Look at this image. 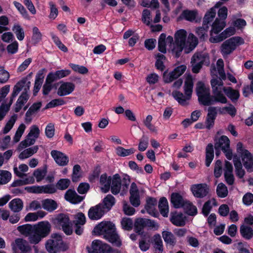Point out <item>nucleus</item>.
I'll return each mask as SVG.
<instances>
[{"label":"nucleus","mask_w":253,"mask_h":253,"mask_svg":"<svg viewBox=\"0 0 253 253\" xmlns=\"http://www.w3.org/2000/svg\"><path fill=\"white\" fill-rule=\"evenodd\" d=\"M170 201L175 208H181L185 204L182 196L178 193H173L171 194Z\"/></svg>","instance_id":"obj_34"},{"label":"nucleus","mask_w":253,"mask_h":253,"mask_svg":"<svg viewBox=\"0 0 253 253\" xmlns=\"http://www.w3.org/2000/svg\"><path fill=\"white\" fill-rule=\"evenodd\" d=\"M162 236L165 242L169 245L174 246L176 243V239L173 234L168 231H163Z\"/></svg>","instance_id":"obj_43"},{"label":"nucleus","mask_w":253,"mask_h":253,"mask_svg":"<svg viewBox=\"0 0 253 253\" xmlns=\"http://www.w3.org/2000/svg\"><path fill=\"white\" fill-rule=\"evenodd\" d=\"M42 39V34L37 27L34 26L32 28V36L31 42L32 44L36 45Z\"/></svg>","instance_id":"obj_41"},{"label":"nucleus","mask_w":253,"mask_h":253,"mask_svg":"<svg viewBox=\"0 0 253 253\" xmlns=\"http://www.w3.org/2000/svg\"><path fill=\"white\" fill-rule=\"evenodd\" d=\"M82 176L81 167L79 165L74 166L72 172V180L78 181Z\"/></svg>","instance_id":"obj_59"},{"label":"nucleus","mask_w":253,"mask_h":253,"mask_svg":"<svg viewBox=\"0 0 253 253\" xmlns=\"http://www.w3.org/2000/svg\"><path fill=\"white\" fill-rule=\"evenodd\" d=\"M221 3L217 2L213 7L210 8L206 13L203 19L204 25H208L215 17L216 9L220 6Z\"/></svg>","instance_id":"obj_25"},{"label":"nucleus","mask_w":253,"mask_h":253,"mask_svg":"<svg viewBox=\"0 0 253 253\" xmlns=\"http://www.w3.org/2000/svg\"><path fill=\"white\" fill-rule=\"evenodd\" d=\"M237 152L241 156L243 165L249 171H253V158L251 153L245 149L242 143L237 144Z\"/></svg>","instance_id":"obj_8"},{"label":"nucleus","mask_w":253,"mask_h":253,"mask_svg":"<svg viewBox=\"0 0 253 253\" xmlns=\"http://www.w3.org/2000/svg\"><path fill=\"white\" fill-rule=\"evenodd\" d=\"M217 69L220 77L219 80H225L226 75L224 70V62L222 59H219L216 62Z\"/></svg>","instance_id":"obj_57"},{"label":"nucleus","mask_w":253,"mask_h":253,"mask_svg":"<svg viewBox=\"0 0 253 253\" xmlns=\"http://www.w3.org/2000/svg\"><path fill=\"white\" fill-rule=\"evenodd\" d=\"M214 147L216 150L221 149L222 151H225L229 148L230 140L228 137L225 135L221 136L215 143Z\"/></svg>","instance_id":"obj_31"},{"label":"nucleus","mask_w":253,"mask_h":253,"mask_svg":"<svg viewBox=\"0 0 253 253\" xmlns=\"http://www.w3.org/2000/svg\"><path fill=\"white\" fill-rule=\"evenodd\" d=\"M17 118V117L16 115H12L6 123L1 132H0V134L1 133L3 134L7 133L13 127L16 121Z\"/></svg>","instance_id":"obj_46"},{"label":"nucleus","mask_w":253,"mask_h":253,"mask_svg":"<svg viewBox=\"0 0 253 253\" xmlns=\"http://www.w3.org/2000/svg\"><path fill=\"white\" fill-rule=\"evenodd\" d=\"M13 3L19 12L24 18L28 17V13L24 6L20 2L17 1H14Z\"/></svg>","instance_id":"obj_64"},{"label":"nucleus","mask_w":253,"mask_h":253,"mask_svg":"<svg viewBox=\"0 0 253 253\" xmlns=\"http://www.w3.org/2000/svg\"><path fill=\"white\" fill-rule=\"evenodd\" d=\"M29 168L26 164H21L18 167H14L13 168L14 173L19 177H22L25 174V172L28 171Z\"/></svg>","instance_id":"obj_50"},{"label":"nucleus","mask_w":253,"mask_h":253,"mask_svg":"<svg viewBox=\"0 0 253 253\" xmlns=\"http://www.w3.org/2000/svg\"><path fill=\"white\" fill-rule=\"evenodd\" d=\"M206 165L207 167H209L214 157L212 145L209 144L206 147Z\"/></svg>","instance_id":"obj_42"},{"label":"nucleus","mask_w":253,"mask_h":253,"mask_svg":"<svg viewBox=\"0 0 253 253\" xmlns=\"http://www.w3.org/2000/svg\"><path fill=\"white\" fill-rule=\"evenodd\" d=\"M40 130L37 125H32L30 127V131L27 135L26 138L22 141L19 146V150L27 147V146L34 144L40 135Z\"/></svg>","instance_id":"obj_9"},{"label":"nucleus","mask_w":253,"mask_h":253,"mask_svg":"<svg viewBox=\"0 0 253 253\" xmlns=\"http://www.w3.org/2000/svg\"><path fill=\"white\" fill-rule=\"evenodd\" d=\"M213 95H211L210 99V105L218 102L225 104L227 102L225 93L226 87L223 86V84L221 80L212 79L211 81Z\"/></svg>","instance_id":"obj_4"},{"label":"nucleus","mask_w":253,"mask_h":253,"mask_svg":"<svg viewBox=\"0 0 253 253\" xmlns=\"http://www.w3.org/2000/svg\"><path fill=\"white\" fill-rule=\"evenodd\" d=\"M112 176L108 175L106 173L101 175L99 179V184L101 191L104 193H107L111 186Z\"/></svg>","instance_id":"obj_22"},{"label":"nucleus","mask_w":253,"mask_h":253,"mask_svg":"<svg viewBox=\"0 0 253 253\" xmlns=\"http://www.w3.org/2000/svg\"><path fill=\"white\" fill-rule=\"evenodd\" d=\"M187 32L185 30H177L174 36L166 37L165 34H161L158 41L159 50L163 53L167 52V47L168 50L176 57H178L183 50L186 53L193 50L198 44V40L193 34H189L186 41Z\"/></svg>","instance_id":"obj_1"},{"label":"nucleus","mask_w":253,"mask_h":253,"mask_svg":"<svg viewBox=\"0 0 253 253\" xmlns=\"http://www.w3.org/2000/svg\"><path fill=\"white\" fill-rule=\"evenodd\" d=\"M47 173L45 169H38L35 170L33 173V175L36 178L38 182L41 181L43 179Z\"/></svg>","instance_id":"obj_60"},{"label":"nucleus","mask_w":253,"mask_h":253,"mask_svg":"<svg viewBox=\"0 0 253 253\" xmlns=\"http://www.w3.org/2000/svg\"><path fill=\"white\" fill-rule=\"evenodd\" d=\"M157 205V200L155 198H150L147 200L145 209L150 214L154 213L155 207Z\"/></svg>","instance_id":"obj_55"},{"label":"nucleus","mask_w":253,"mask_h":253,"mask_svg":"<svg viewBox=\"0 0 253 253\" xmlns=\"http://www.w3.org/2000/svg\"><path fill=\"white\" fill-rule=\"evenodd\" d=\"M219 113L221 114H228L231 116H234L236 113V110L235 108L231 104L227 106L219 108L218 109Z\"/></svg>","instance_id":"obj_49"},{"label":"nucleus","mask_w":253,"mask_h":253,"mask_svg":"<svg viewBox=\"0 0 253 253\" xmlns=\"http://www.w3.org/2000/svg\"><path fill=\"white\" fill-rule=\"evenodd\" d=\"M8 207L13 212H18L23 209L24 204L21 199L15 198L9 203Z\"/></svg>","instance_id":"obj_32"},{"label":"nucleus","mask_w":253,"mask_h":253,"mask_svg":"<svg viewBox=\"0 0 253 253\" xmlns=\"http://www.w3.org/2000/svg\"><path fill=\"white\" fill-rule=\"evenodd\" d=\"M225 93L232 101L238 99L239 97V93L237 90H234L231 87H226Z\"/></svg>","instance_id":"obj_61"},{"label":"nucleus","mask_w":253,"mask_h":253,"mask_svg":"<svg viewBox=\"0 0 253 253\" xmlns=\"http://www.w3.org/2000/svg\"><path fill=\"white\" fill-rule=\"evenodd\" d=\"M216 192L219 197L224 198L228 194V190L225 184L220 183L217 186Z\"/></svg>","instance_id":"obj_62"},{"label":"nucleus","mask_w":253,"mask_h":253,"mask_svg":"<svg viewBox=\"0 0 253 253\" xmlns=\"http://www.w3.org/2000/svg\"><path fill=\"white\" fill-rule=\"evenodd\" d=\"M159 208L161 213L165 217H167L169 213V206L167 199L165 197L161 198Z\"/></svg>","instance_id":"obj_40"},{"label":"nucleus","mask_w":253,"mask_h":253,"mask_svg":"<svg viewBox=\"0 0 253 253\" xmlns=\"http://www.w3.org/2000/svg\"><path fill=\"white\" fill-rule=\"evenodd\" d=\"M95 235L103 237L117 247L122 245L121 240L116 231L115 224L111 221H104L96 225L93 229Z\"/></svg>","instance_id":"obj_2"},{"label":"nucleus","mask_w":253,"mask_h":253,"mask_svg":"<svg viewBox=\"0 0 253 253\" xmlns=\"http://www.w3.org/2000/svg\"><path fill=\"white\" fill-rule=\"evenodd\" d=\"M240 233L242 236L246 239H250L253 237L252 228L246 225H242L240 227Z\"/></svg>","instance_id":"obj_47"},{"label":"nucleus","mask_w":253,"mask_h":253,"mask_svg":"<svg viewBox=\"0 0 253 253\" xmlns=\"http://www.w3.org/2000/svg\"><path fill=\"white\" fill-rule=\"evenodd\" d=\"M51 155L55 162L60 166H64L69 162L68 157L64 153L57 150H52Z\"/></svg>","instance_id":"obj_20"},{"label":"nucleus","mask_w":253,"mask_h":253,"mask_svg":"<svg viewBox=\"0 0 253 253\" xmlns=\"http://www.w3.org/2000/svg\"><path fill=\"white\" fill-rule=\"evenodd\" d=\"M122 188L121 177L118 174H115L112 176L110 189L111 192L114 194H118Z\"/></svg>","instance_id":"obj_23"},{"label":"nucleus","mask_w":253,"mask_h":253,"mask_svg":"<svg viewBox=\"0 0 253 253\" xmlns=\"http://www.w3.org/2000/svg\"><path fill=\"white\" fill-rule=\"evenodd\" d=\"M177 78L174 72L173 71L170 72L165 71L163 76V81L165 83H170Z\"/></svg>","instance_id":"obj_58"},{"label":"nucleus","mask_w":253,"mask_h":253,"mask_svg":"<svg viewBox=\"0 0 253 253\" xmlns=\"http://www.w3.org/2000/svg\"><path fill=\"white\" fill-rule=\"evenodd\" d=\"M25 190L29 193L38 194H52L55 193L57 191L56 188L53 184H47L42 186L34 185L27 186L25 188Z\"/></svg>","instance_id":"obj_11"},{"label":"nucleus","mask_w":253,"mask_h":253,"mask_svg":"<svg viewBox=\"0 0 253 253\" xmlns=\"http://www.w3.org/2000/svg\"><path fill=\"white\" fill-rule=\"evenodd\" d=\"M91 248L93 250L91 253H113L112 248L106 243L100 240H95L92 243Z\"/></svg>","instance_id":"obj_16"},{"label":"nucleus","mask_w":253,"mask_h":253,"mask_svg":"<svg viewBox=\"0 0 253 253\" xmlns=\"http://www.w3.org/2000/svg\"><path fill=\"white\" fill-rule=\"evenodd\" d=\"M226 26L224 21L216 18L211 25L210 31V41L212 43H217L218 42H213L212 38L216 39L219 36V33L224 29Z\"/></svg>","instance_id":"obj_15"},{"label":"nucleus","mask_w":253,"mask_h":253,"mask_svg":"<svg viewBox=\"0 0 253 253\" xmlns=\"http://www.w3.org/2000/svg\"><path fill=\"white\" fill-rule=\"evenodd\" d=\"M12 30L19 41H22L24 40L25 32L23 28L19 23H15L12 27Z\"/></svg>","instance_id":"obj_39"},{"label":"nucleus","mask_w":253,"mask_h":253,"mask_svg":"<svg viewBox=\"0 0 253 253\" xmlns=\"http://www.w3.org/2000/svg\"><path fill=\"white\" fill-rule=\"evenodd\" d=\"M198 17L197 10L186 9L183 10L179 17V19H184L190 22H196Z\"/></svg>","instance_id":"obj_21"},{"label":"nucleus","mask_w":253,"mask_h":253,"mask_svg":"<svg viewBox=\"0 0 253 253\" xmlns=\"http://www.w3.org/2000/svg\"><path fill=\"white\" fill-rule=\"evenodd\" d=\"M233 162L237 176L240 178H243L245 175V171L243 169L242 164L240 158L237 157H234Z\"/></svg>","instance_id":"obj_37"},{"label":"nucleus","mask_w":253,"mask_h":253,"mask_svg":"<svg viewBox=\"0 0 253 253\" xmlns=\"http://www.w3.org/2000/svg\"><path fill=\"white\" fill-rule=\"evenodd\" d=\"M105 211L103 205L98 204L89 209L88 216L91 220H98L103 216Z\"/></svg>","instance_id":"obj_19"},{"label":"nucleus","mask_w":253,"mask_h":253,"mask_svg":"<svg viewBox=\"0 0 253 253\" xmlns=\"http://www.w3.org/2000/svg\"><path fill=\"white\" fill-rule=\"evenodd\" d=\"M35 179L33 177L30 176L25 179H20L14 181L11 184L12 187L22 186L26 184H33Z\"/></svg>","instance_id":"obj_54"},{"label":"nucleus","mask_w":253,"mask_h":253,"mask_svg":"<svg viewBox=\"0 0 253 253\" xmlns=\"http://www.w3.org/2000/svg\"><path fill=\"white\" fill-rule=\"evenodd\" d=\"M75 84L72 83L65 82L59 87L57 94L59 96H65L70 94L75 89Z\"/></svg>","instance_id":"obj_26"},{"label":"nucleus","mask_w":253,"mask_h":253,"mask_svg":"<svg viewBox=\"0 0 253 253\" xmlns=\"http://www.w3.org/2000/svg\"><path fill=\"white\" fill-rule=\"evenodd\" d=\"M153 117L151 115H148L143 120V123L145 127L152 133L157 134L158 128L154 125L152 124Z\"/></svg>","instance_id":"obj_35"},{"label":"nucleus","mask_w":253,"mask_h":253,"mask_svg":"<svg viewBox=\"0 0 253 253\" xmlns=\"http://www.w3.org/2000/svg\"><path fill=\"white\" fill-rule=\"evenodd\" d=\"M30 82L27 78H23L18 82L13 87L12 93L10 97V103H12L14 98L21 90H23V92L27 93L30 88Z\"/></svg>","instance_id":"obj_14"},{"label":"nucleus","mask_w":253,"mask_h":253,"mask_svg":"<svg viewBox=\"0 0 253 253\" xmlns=\"http://www.w3.org/2000/svg\"><path fill=\"white\" fill-rule=\"evenodd\" d=\"M147 224H150L154 226V222L150 220L143 218H138L136 220L134 226L136 229L139 231L141 228Z\"/></svg>","instance_id":"obj_52"},{"label":"nucleus","mask_w":253,"mask_h":253,"mask_svg":"<svg viewBox=\"0 0 253 253\" xmlns=\"http://www.w3.org/2000/svg\"><path fill=\"white\" fill-rule=\"evenodd\" d=\"M17 229L21 235L28 237V240L29 242V237L34 233V225L33 226L30 224H26L19 226Z\"/></svg>","instance_id":"obj_29"},{"label":"nucleus","mask_w":253,"mask_h":253,"mask_svg":"<svg viewBox=\"0 0 253 253\" xmlns=\"http://www.w3.org/2000/svg\"><path fill=\"white\" fill-rule=\"evenodd\" d=\"M26 128V126L23 123L21 124L19 126L13 138V140L14 143H17L20 141L21 137L24 133Z\"/></svg>","instance_id":"obj_51"},{"label":"nucleus","mask_w":253,"mask_h":253,"mask_svg":"<svg viewBox=\"0 0 253 253\" xmlns=\"http://www.w3.org/2000/svg\"><path fill=\"white\" fill-rule=\"evenodd\" d=\"M191 190L195 197L202 198L208 195L209 188L206 184H197L192 185Z\"/></svg>","instance_id":"obj_17"},{"label":"nucleus","mask_w":253,"mask_h":253,"mask_svg":"<svg viewBox=\"0 0 253 253\" xmlns=\"http://www.w3.org/2000/svg\"><path fill=\"white\" fill-rule=\"evenodd\" d=\"M133 221L129 218H123L121 221L122 228L126 230H130L133 227Z\"/></svg>","instance_id":"obj_63"},{"label":"nucleus","mask_w":253,"mask_h":253,"mask_svg":"<svg viewBox=\"0 0 253 253\" xmlns=\"http://www.w3.org/2000/svg\"><path fill=\"white\" fill-rule=\"evenodd\" d=\"M135 150L133 148L125 149L122 146H118L115 148V152L119 157H125L134 154Z\"/></svg>","instance_id":"obj_36"},{"label":"nucleus","mask_w":253,"mask_h":253,"mask_svg":"<svg viewBox=\"0 0 253 253\" xmlns=\"http://www.w3.org/2000/svg\"><path fill=\"white\" fill-rule=\"evenodd\" d=\"M14 253H30L31 248L28 242L22 238H17L11 243Z\"/></svg>","instance_id":"obj_13"},{"label":"nucleus","mask_w":253,"mask_h":253,"mask_svg":"<svg viewBox=\"0 0 253 253\" xmlns=\"http://www.w3.org/2000/svg\"><path fill=\"white\" fill-rule=\"evenodd\" d=\"M166 60V57L164 55L158 53L156 55V62L155 63L156 67L157 69L163 71L165 69L164 63Z\"/></svg>","instance_id":"obj_56"},{"label":"nucleus","mask_w":253,"mask_h":253,"mask_svg":"<svg viewBox=\"0 0 253 253\" xmlns=\"http://www.w3.org/2000/svg\"><path fill=\"white\" fill-rule=\"evenodd\" d=\"M216 202L214 199H211L206 202L203 207L202 212L205 215L207 216L210 213L211 209L213 206H216Z\"/></svg>","instance_id":"obj_45"},{"label":"nucleus","mask_w":253,"mask_h":253,"mask_svg":"<svg viewBox=\"0 0 253 253\" xmlns=\"http://www.w3.org/2000/svg\"><path fill=\"white\" fill-rule=\"evenodd\" d=\"M186 217L181 212L171 213L170 221L175 225L182 226L185 224Z\"/></svg>","instance_id":"obj_27"},{"label":"nucleus","mask_w":253,"mask_h":253,"mask_svg":"<svg viewBox=\"0 0 253 253\" xmlns=\"http://www.w3.org/2000/svg\"><path fill=\"white\" fill-rule=\"evenodd\" d=\"M42 207L46 211L51 212L58 207L57 202L51 199H46L42 201Z\"/></svg>","instance_id":"obj_33"},{"label":"nucleus","mask_w":253,"mask_h":253,"mask_svg":"<svg viewBox=\"0 0 253 253\" xmlns=\"http://www.w3.org/2000/svg\"><path fill=\"white\" fill-rule=\"evenodd\" d=\"M51 225L47 221H42L34 225V233L29 237V243L36 245L47 236L51 231Z\"/></svg>","instance_id":"obj_3"},{"label":"nucleus","mask_w":253,"mask_h":253,"mask_svg":"<svg viewBox=\"0 0 253 253\" xmlns=\"http://www.w3.org/2000/svg\"><path fill=\"white\" fill-rule=\"evenodd\" d=\"M103 203L104 209L106 211H109L115 203V198L109 194L104 199Z\"/></svg>","instance_id":"obj_48"},{"label":"nucleus","mask_w":253,"mask_h":253,"mask_svg":"<svg viewBox=\"0 0 253 253\" xmlns=\"http://www.w3.org/2000/svg\"><path fill=\"white\" fill-rule=\"evenodd\" d=\"M196 91L199 102L203 105L210 106L211 95L209 86L202 82H198L196 84Z\"/></svg>","instance_id":"obj_7"},{"label":"nucleus","mask_w":253,"mask_h":253,"mask_svg":"<svg viewBox=\"0 0 253 253\" xmlns=\"http://www.w3.org/2000/svg\"><path fill=\"white\" fill-rule=\"evenodd\" d=\"M208 30L209 26L207 25H204V24L203 23V26L196 28L195 32L200 39L204 40L208 37Z\"/></svg>","instance_id":"obj_44"},{"label":"nucleus","mask_w":253,"mask_h":253,"mask_svg":"<svg viewBox=\"0 0 253 253\" xmlns=\"http://www.w3.org/2000/svg\"><path fill=\"white\" fill-rule=\"evenodd\" d=\"M244 43V40L240 37L231 38L223 42L220 47L221 52L224 57L231 53L238 46Z\"/></svg>","instance_id":"obj_6"},{"label":"nucleus","mask_w":253,"mask_h":253,"mask_svg":"<svg viewBox=\"0 0 253 253\" xmlns=\"http://www.w3.org/2000/svg\"><path fill=\"white\" fill-rule=\"evenodd\" d=\"M193 79L191 76H188L186 78L184 85L185 95L178 91L175 90L172 92V95L179 104L185 105L187 104V101L191 98L193 91Z\"/></svg>","instance_id":"obj_5"},{"label":"nucleus","mask_w":253,"mask_h":253,"mask_svg":"<svg viewBox=\"0 0 253 253\" xmlns=\"http://www.w3.org/2000/svg\"><path fill=\"white\" fill-rule=\"evenodd\" d=\"M236 33V30L235 27H230L226 28L225 30H224L222 32L219 34V36L216 38V39H213L211 40L214 42H220L223 41L224 39L234 35Z\"/></svg>","instance_id":"obj_28"},{"label":"nucleus","mask_w":253,"mask_h":253,"mask_svg":"<svg viewBox=\"0 0 253 253\" xmlns=\"http://www.w3.org/2000/svg\"><path fill=\"white\" fill-rule=\"evenodd\" d=\"M57 223L59 227H61L63 231L67 235H70L72 233L71 223L68 215L61 214L57 218Z\"/></svg>","instance_id":"obj_18"},{"label":"nucleus","mask_w":253,"mask_h":253,"mask_svg":"<svg viewBox=\"0 0 253 253\" xmlns=\"http://www.w3.org/2000/svg\"><path fill=\"white\" fill-rule=\"evenodd\" d=\"M209 57L205 52L196 53L191 59V64L192 66V71L195 73L199 72L203 64H209Z\"/></svg>","instance_id":"obj_10"},{"label":"nucleus","mask_w":253,"mask_h":253,"mask_svg":"<svg viewBox=\"0 0 253 253\" xmlns=\"http://www.w3.org/2000/svg\"><path fill=\"white\" fill-rule=\"evenodd\" d=\"M64 197L66 201L74 204H78L84 199L83 197L78 195L75 190L71 189L67 191Z\"/></svg>","instance_id":"obj_24"},{"label":"nucleus","mask_w":253,"mask_h":253,"mask_svg":"<svg viewBox=\"0 0 253 253\" xmlns=\"http://www.w3.org/2000/svg\"><path fill=\"white\" fill-rule=\"evenodd\" d=\"M38 150V146H34L33 147L25 149L21 152L19 155V158L21 160L27 159L33 154H35Z\"/></svg>","instance_id":"obj_38"},{"label":"nucleus","mask_w":253,"mask_h":253,"mask_svg":"<svg viewBox=\"0 0 253 253\" xmlns=\"http://www.w3.org/2000/svg\"><path fill=\"white\" fill-rule=\"evenodd\" d=\"M11 178V174L5 170H0V185L7 183Z\"/></svg>","instance_id":"obj_53"},{"label":"nucleus","mask_w":253,"mask_h":253,"mask_svg":"<svg viewBox=\"0 0 253 253\" xmlns=\"http://www.w3.org/2000/svg\"><path fill=\"white\" fill-rule=\"evenodd\" d=\"M29 98V96L27 93L22 92V93L18 97L14 105V111L17 113L19 112L27 102Z\"/></svg>","instance_id":"obj_30"},{"label":"nucleus","mask_w":253,"mask_h":253,"mask_svg":"<svg viewBox=\"0 0 253 253\" xmlns=\"http://www.w3.org/2000/svg\"><path fill=\"white\" fill-rule=\"evenodd\" d=\"M62 244V237L60 235L54 233L50 239L46 241L45 248L49 253H56Z\"/></svg>","instance_id":"obj_12"}]
</instances>
